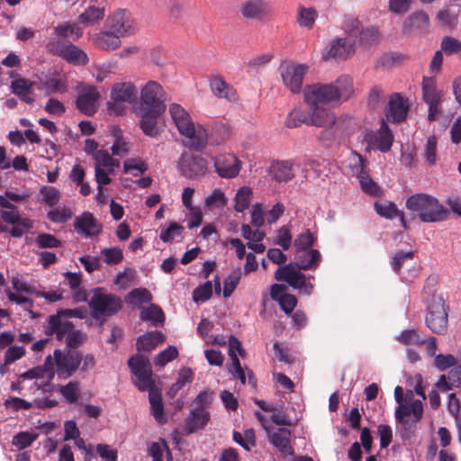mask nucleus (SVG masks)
<instances>
[{"label": "nucleus", "instance_id": "nucleus-4", "mask_svg": "<svg viewBox=\"0 0 461 461\" xmlns=\"http://www.w3.org/2000/svg\"><path fill=\"white\" fill-rule=\"evenodd\" d=\"M95 293L88 303L91 316L95 320L102 317H111L116 314L122 307V300L113 294H102V290H94Z\"/></svg>", "mask_w": 461, "mask_h": 461}, {"label": "nucleus", "instance_id": "nucleus-23", "mask_svg": "<svg viewBox=\"0 0 461 461\" xmlns=\"http://www.w3.org/2000/svg\"><path fill=\"white\" fill-rule=\"evenodd\" d=\"M137 88L131 83H115L111 88V99L115 102H126L131 104L137 99Z\"/></svg>", "mask_w": 461, "mask_h": 461}, {"label": "nucleus", "instance_id": "nucleus-11", "mask_svg": "<svg viewBox=\"0 0 461 461\" xmlns=\"http://www.w3.org/2000/svg\"><path fill=\"white\" fill-rule=\"evenodd\" d=\"M162 91L163 88L158 83L149 81L141 89L139 110L166 111L167 106L158 96Z\"/></svg>", "mask_w": 461, "mask_h": 461}, {"label": "nucleus", "instance_id": "nucleus-25", "mask_svg": "<svg viewBox=\"0 0 461 461\" xmlns=\"http://www.w3.org/2000/svg\"><path fill=\"white\" fill-rule=\"evenodd\" d=\"M121 38L113 32L104 30L95 33L92 41L97 49L109 51L114 50L121 46Z\"/></svg>", "mask_w": 461, "mask_h": 461}, {"label": "nucleus", "instance_id": "nucleus-14", "mask_svg": "<svg viewBox=\"0 0 461 461\" xmlns=\"http://www.w3.org/2000/svg\"><path fill=\"white\" fill-rule=\"evenodd\" d=\"M165 112L146 109L139 110L140 115L139 125L146 136L155 138L163 131L162 127L158 126V119Z\"/></svg>", "mask_w": 461, "mask_h": 461}, {"label": "nucleus", "instance_id": "nucleus-47", "mask_svg": "<svg viewBox=\"0 0 461 461\" xmlns=\"http://www.w3.org/2000/svg\"><path fill=\"white\" fill-rule=\"evenodd\" d=\"M315 241V237L309 229L299 234L294 240V247L297 253L310 249Z\"/></svg>", "mask_w": 461, "mask_h": 461}, {"label": "nucleus", "instance_id": "nucleus-48", "mask_svg": "<svg viewBox=\"0 0 461 461\" xmlns=\"http://www.w3.org/2000/svg\"><path fill=\"white\" fill-rule=\"evenodd\" d=\"M178 350L175 346H167L164 350L156 355L154 364L156 366L163 367L167 363L178 357Z\"/></svg>", "mask_w": 461, "mask_h": 461}, {"label": "nucleus", "instance_id": "nucleus-42", "mask_svg": "<svg viewBox=\"0 0 461 461\" xmlns=\"http://www.w3.org/2000/svg\"><path fill=\"white\" fill-rule=\"evenodd\" d=\"M303 123L310 125L309 114L302 111L301 109H293L285 118V126L288 128H297Z\"/></svg>", "mask_w": 461, "mask_h": 461}, {"label": "nucleus", "instance_id": "nucleus-39", "mask_svg": "<svg viewBox=\"0 0 461 461\" xmlns=\"http://www.w3.org/2000/svg\"><path fill=\"white\" fill-rule=\"evenodd\" d=\"M429 23V15L423 11H417L409 16L408 20L404 23V31L409 32V28H415L417 30H426Z\"/></svg>", "mask_w": 461, "mask_h": 461}, {"label": "nucleus", "instance_id": "nucleus-34", "mask_svg": "<svg viewBox=\"0 0 461 461\" xmlns=\"http://www.w3.org/2000/svg\"><path fill=\"white\" fill-rule=\"evenodd\" d=\"M0 217L6 224L13 225L21 215L18 207L0 194Z\"/></svg>", "mask_w": 461, "mask_h": 461}, {"label": "nucleus", "instance_id": "nucleus-58", "mask_svg": "<svg viewBox=\"0 0 461 461\" xmlns=\"http://www.w3.org/2000/svg\"><path fill=\"white\" fill-rule=\"evenodd\" d=\"M38 438L37 433L23 431L17 433L13 438V444L20 449L30 447Z\"/></svg>", "mask_w": 461, "mask_h": 461}, {"label": "nucleus", "instance_id": "nucleus-3", "mask_svg": "<svg viewBox=\"0 0 461 461\" xmlns=\"http://www.w3.org/2000/svg\"><path fill=\"white\" fill-rule=\"evenodd\" d=\"M406 208L416 212L423 222H438L447 220L448 211L438 200L426 194H415L407 198Z\"/></svg>", "mask_w": 461, "mask_h": 461}, {"label": "nucleus", "instance_id": "nucleus-2", "mask_svg": "<svg viewBox=\"0 0 461 461\" xmlns=\"http://www.w3.org/2000/svg\"><path fill=\"white\" fill-rule=\"evenodd\" d=\"M353 93V80L339 77L331 84H314L306 87L304 100L308 105L325 106L339 100H347Z\"/></svg>", "mask_w": 461, "mask_h": 461}, {"label": "nucleus", "instance_id": "nucleus-60", "mask_svg": "<svg viewBox=\"0 0 461 461\" xmlns=\"http://www.w3.org/2000/svg\"><path fill=\"white\" fill-rule=\"evenodd\" d=\"M40 192L42 194V201L50 207L55 206L60 199L59 192L53 186H42Z\"/></svg>", "mask_w": 461, "mask_h": 461}, {"label": "nucleus", "instance_id": "nucleus-33", "mask_svg": "<svg viewBox=\"0 0 461 461\" xmlns=\"http://www.w3.org/2000/svg\"><path fill=\"white\" fill-rule=\"evenodd\" d=\"M140 319L143 321H150L153 326H162L165 322V314L162 309L154 303L149 307H142L140 311Z\"/></svg>", "mask_w": 461, "mask_h": 461}, {"label": "nucleus", "instance_id": "nucleus-8", "mask_svg": "<svg viewBox=\"0 0 461 461\" xmlns=\"http://www.w3.org/2000/svg\"><path fill=\"white\" fill-rule=\"evenodd\" d=\"M307 70L308 66L305 64L283 63L279 67L282 81L292 93L301 91Z\"/></svg>", "mask_w": 461, "mask_h": 461}, {"label": "nucleus", "instance_id": "nucleus-57", "mask_svg": "<svg viewBox=\"0 0 461 461\" xmlns=\"http://www.w3.org/2000/svg\"><path fill=\"white\" fill-rule=\"evenodd\" d=\"M398 340L404 345L417 346H421L426 342V339H422L415 330H403L398 337Z\"/></svg>", "mask_w": 461, "mask_h": 461}, {"label": "nucleus", "instance_id": "nucleus-52", "mask_svg": "<svg viewBox=\"0 0 461 461\" xmlns=\"http://www.w3.org/2000/svg\"><path fill=\"white\" fill-rule=\"evenodd\" d=\"M440 50L447 56L461 52V41L452 36H445L440 43Z\"/></svg>", "mask_w": 461, "mask_h": 461}, {"label": "nucleus", "instance_id": "nucleus-61", "mask_svg": "<svg viewBox=\"0 0 461 461\" xmlns=\"http://www.w3.org/2000/svg\"><path fill=\"white\" fill-rule=\"evenodd\" d=\"M424 158L429 165H434L437 161V138L434 135L427 139Z\"/></svg>", "mask_w": 461, "mask_h": 461}, {"label": "nucleus", "instance_id": "nucleus-35", "mask_svg": "<svg viewBox=\"0 0 461 461\" xmlns=\"http://www.w3.org/2000/svg\"><path fill=\"white\" fill-rule=\"evenodd\" d=\"M253 199V190L250 186L243 185L240 186L234 197V209L236 212H243L249 208L251 201Z\"/></svg>", "mask_w": 461, "mask_h": 461}, {"label": "nucleus", "instance_id": "nucleus-44", "mask_svg": "<svg viewBox=\"0 0 461 461\" xmlns=\"http://www.w3.org/2000/svg\"><path fill=\"white\" fill-rule=\"evenodd\" d=\"M59 391L68 403H74L79 398V383L77 381H70L66 385H60Z\"/></svg>", "mask_w": 461, "mask_h": 461}, {"label": "nucleus", "instance_id": "nucleus-63", "mask_svg": "<svg viewBox=\"0 0 461 461\" xmlns=\"http://www.w3.org/2000/svg\"><path fill=\"white\" fill-rule=\"evenodd\" d=\"M317 18V13L312 8H301L298 23L303 27L312 28Z\"/></svg>", "mask_w": 461, "mask_h": 461}, {"label": "nucleus", "instance_id": "nucleus-50", "mask_svg": "<svg viewBox=\"0 0 461 461\" xmlns=\"http://www.w3.org/2000/svg\"><path fill=\"white\" fill-rule=\"evenodd\" d=\"M101 255L104 262L110 266L117 265L123 259L122 250L119 247L103 249Z\"/></svg>", "mask_w": 461, "mask_h": 461}, {"label": "nucleus", "instance_id": "nucleus-28", "mask_svg": "<svg viewBox=\"0 0 461 461\" xmlns=\"http://www.w3.org/2000/svg\"><path fill=\"white\" fill-rule=\"evenodd\" d=\"M165 336L159 330L146 332L137 339L136 348L138 351L150 352L158 344L164 341Z\"/></svg>", "mask_w": 461, "mask_h": 461}, {"label": "nucleus", "instance_id": "nucleus-56", "mask_svg": "<svg viewBox=\"0 0 461 461\" xmlns=\"http://www.w3.org/2000/svg\"><path fill=\"white\" fill-rule=\"evenodd\" d=\"M232 439L243 447L246 450H249L252 446H255L256 437L252 429H247L244 435L240 432L232 433Z\"/></svg>", "mask_w": 461, "mask_h": 461}, {"label": "nucleus", "instance_id": "nucleus-41", "mask_svg": "<svg viewBox=\"0 0 461 461\" xmlns=\"http://www.w3.org/2000/svg\"><path fill=\"white\" fill-rule=\"evenodd\" d=\"M224 120H218L213 122L211 129V136L214 138L213 141L216 144H220L226 140H228L230 136V128L229 126L228 122H223Z\"/></svg>", "mask_w": 461, "mask_h": 461}, {"label": "nucleus", "instance_id": "nucleus-7", "mask_svg": "<svg viewBox=\"0 0 461 461\" xmlns=\"http://www.w3.org/2000/svg\"><path fill=\"white\" fill-rule=\"evenodd\" d=\"M53 357L58 376L60 379H68L80 367L83 354L77 350H68L67 353H63L60 349H55Z\"/></svg>", "mask_w": 461, "mask_h": 461}, {"label": "nucleus", "instance_id": "nucleus-43", "mask_svg": "<svg viewBox=\"0 0 461 461\" xmlns=\"http://www.w3.org/2000/svg\"><path fill=\"white\" fill-rule=\"evenodd\" d=\"M151 300L152 295L149 290H131L125 297V302L133 307L149 303Z\"/></svg>", "mask_w": 461, "mask_h": 461}, {"label": "nucleus", "instance_id": "nucleus-29", "mask_svg": "<svg viewBox=\"0 0 461 461\" xmlns=\"http://www.w3.org/2000/svg\"><path fill=\"white\" fill-rule=\"evenodd\" d=\"M375 210L380 216L386 219H393L398 217L402 225L406 228V221L402 212L399 211L396 204L393 202H375Z\"/></svg>", "mask_w": 461, "mask_h": 461}, {"label": "nucleus", "instance_id": "nucleus-55", "mask_svg": "<svg viewBox=\"0 0 461 461\" xmlns=\"http://www.w3.org/2000/svg\"><path fill=\"white\" fill-rule=\"evenodd\" d=\"M379 38V32L375 27H368L362 29L361 33L357 40H354L355 46L360 44H373L376 42Z\"/></svg>", "mask_w": 461, "mask_h": 461}, {"label": "nucleus", "instance_id": "nucleus-53", "mask_svg": "<svg viewBox=\"0 0 461 461\" xmlns=\"http://www.w3.org/2000/svg\"><path fill=\"white\" fill-rule=\"evenodd\" d=\"M183 230L184 227L180 223L171 221L167 228L161 230L159 238L165 243H171L176 236L182 234Z\"/></svg>", "mask_w": 461, "mask_h": 461}, {"label": "nucleus", "instance_id": "nucleus-40", "mask_svg": "<svg viewBox=\"0 0 461 461\" xmlns=\"http://www.w3.org/2000/svg\"><path fill=\"white\" fill-rule=\"evenodd\" d=\"M194 373L190 367H183L178 373L176 381L170 386L167 391V395L174 398L177 392L181 390L185 384L193 381Z\"/></svg>", "mask_w": 461, "mask_h": 461}, {"label": "nucleus", "instance_id": "nucleus-49", "mask_svg": "<svg viewBox=\"0 0 461 461\" xmlns=\"http://www.w3.org/2000/svg\"><path fill=\"white\" fill-rule=\"evenodd\" d=\"M458 12L454 7L446 6L438 12L437 18L441 24L453 27L457 22Z\"/></svg>", "mask_w": 461, "mask_h": 461}, {"label": "nucleus", "instance_id": "nucleus-27", "mask_svg": "<svg viewBox=\"0 0 461 461\" xmlns=\"http://www.w3.org/2000/svg\"><path fill=\"white\" fill-rule=\"evenodd\" d=\"M291 431L281 428L276 432L269 435L270 442L284 455L294 456V451L290 443Z\"/></svg>", "mask_w": 461, "mask_h": 461}, {"label": "nucleus", "instance_id": "nucleus-30", "mask_svg": "<svg viewBox=\"0 0 461 461\" xmlns=\"http://www.w3.org/2000/svg\"><path fill=\"white\" fill-rule=\"evenodd\" d=\"M297 258V267L299 269L316 268L321 262V253L317 249H310L302 250Z\"/></svg>", "mask_w": 461, "mask_h": 461}, {"label": "nucleus", "instance_id": "nucleus-10", "mask_svg": "<svg viewBox=\"0 0 461 461\" xmlns=\"http://www.w3.org/2000/svg\"><path fill=\"white\" fill-rule=\"evenodd\" d=\"M364 140L372 149H376L383 153L388 152L393 142V135L387 123L382 120L381 126L377 131L366 130L364 134Z\"/></svg>", "mask_w": 461, "mask_h": 461}, {"label": "nucleus", "instance_id": "nucleus-17", "mask_svg": "<svg viewBox=\"0 0 461 461\" xmlns=\"http://www.w3.org/2000/svg\"><path fill=\"white\" fill-rule=\"evenodd\" d=\"M56 54L66 60L68 63L75 66H86L89 62V58L85 50L70 41L59 46Z\"/></svg>", "mask_w": 461, "mask_h": 461}, {"label": "nucleus", "instance_id": "nucleus-13", "mask_svg": "<svg viewBox=\"0 0 461 461\" xmlns=\"http://www.w3.org/2000/svg\"><path fill=\"white\" fill-rule=\"evenodd\" d=\"M169 113L181 135L192 137L194 134V123L190 114L180 104H171Z\"/></svg>", "mask_w": 461, "mask_h": 461}, {"label": "nucleus", "instance_id": "nucleus-1", "mask_svg": "<svg viewBox=\"0 0 461 461\" xmlns=\"http://www.w3.org/2000/svg\"><path fill=\"white\" fill-rule=\"evenodd\" d=\"M127 364L132 375L136 376L134 384L138 390L149 392L150 414L159 424H165L167 418L164 415L161 390L155 385L149 359L144 355L135 354L128 359Z\"/></svg>", "mask_w": 461, "mask_h": 461}, {"label": "nucleus", "instance_id": "nucleus-24", "mask_svg": "<svg viewBox=\"0 0 461 461\" xmlns=\"http://www.w3.org/2000/svg\"><path fill=\"white\" fill-rule=\"evenodd\" d=\"M270 176L277 182H288L294 177L293 160L274 161L269 167Z\"/></svg>", "mask_w": 461, "mask_h": 461}, {"label": "nucleus", "instance_id": "nucleus-51", "mask_svg": "<svg viewBox=\"0 0 461 461\" xmlns=\"http://www.w3.org/2000/svg\"><path fill=\"white\" fill-rule=\"evenodd\" d=\"M33 82L24 77H19L11 82L10 89L17 96L31 94L32 92Z\"/></svg>", "mask_w": 461, "mask_h": 461}, {"label": "nucleus", "instance_id": "nucleus-59", "mask_svg": "<svg viewBox=\"0 0 461 461\" xmlns=\"http://www.w3.org/2000/svg\"><path fill=\"white\" fill-rule=\"evenodd\" d=\"M36 244L40 249H53L60 247L62 242L52 234L39 233Z\"/></svg>", "mask_w": 461, "mask_h": 461}, {"label": "nucleus", "instance_id": "nucleus-62", "mask_svg": "<svg viewBox=\"0 0 461 461\" xmlns=\"http://www.w3.org/2000/svg\"><path fill=\"white\" fill-rule=\"evenodd\" d=\"M227 203L228 198L225 196L224 192L219 188L214 189L205 200L207 206H214L217 208H222L227 205Z\"/></svg>", "mask_w": 461, "mask_h": 461}, {"label": "nucleus", "instance_id": "nucleus-32", "mask_svg": "<svg viewBox=\"0 0 461 461\" xmlns=\"http://www.w3.org/2000/svg\"><path fill=\"white\" fill-rule=\"evenodd\" d=\"M287 290H270V296L276 301L285 313H291L297 304L294 295L287 294Z\"/></svg>", "mask_w": 461, "mask_h": 461}, {"label": "nucleus", "instance_id": "nucleus-36", "mask_svg": "<svg viewBox=\"0 0 461 461\" xmlns=\"http://www.w3.org/2000/svg\"><path fill=\"white\" fill-rule=\"evenodd\" d=\"M187 138L190 139L189 144L187 145L190 152H192V151L201 152L208 145L209 132H208L207 129H205L202 125H199L198 131H196L194 130V134L192 137H187Z\"/></svg>", "mask_w": 461, "mask_h": 461}, {"label": "nucleus", "instance_id": "nucleus-20", "mask_svg": "<svg viewBox=\"0 0 461 461\" xmlns=\"http://www.w3.org/2000/svg\"><path fill=\"white\" fill-rule=\"evenodd\" d=\"M408 110L407 99H404L400 94L394 93L389 99L385 114L389 121L402 122L405 120Z\"/></svg>", "mask_w": 461, "mask_h": 461}, {"label": "nucleus", "instance_id": "nucleus-37", "mask_svg": "<svg viewBox=\"0 0 461 461\" xmlns=\"http://www.w3.org/2000/svg\"><path fill=\"white\" fill-rule=\"evenodd\" d=\"M346 167L352 176L358 177L366 172V160L357 152L352 151L346 160Z\"/></svg>", "mask_w": 461, "mask_h": 461}, {"label": "nucleus", "instance_id": "nucleus-6", "mask_svg": "<svg viewBox=\"0 0 461 461\" xmlns=\"http://www.w3.org/2000/svg\"><path fill=\"white\" fill-rule=\"evenodd\" d=\"M426 324L434 333L445 334L447 330V313L445 302L441 296H432L428 304Z\"/></svg>", "mask_w": 461, "mask_h": 461}, {"label": "nucleus", "instance_id": "nucleus-15", "mask_svg": "<svg viewBox=\"0 0 461 461\" xmlns=\"http://www.w3.org/2000/svg\"><path fill=\"white\" fill-rule=\"evenodd\" d=\"M297 265L292 263L279 267L275 277L278 281H284L293 288H308L305 284V276L301 273Z\"/></svg>", "mask_w": 461, "mask_h": 461}, {"label": "nucleus", "instance_id": "nucleus-5", "mask_svg": "<svg viewBox=\"0 0 461 461\" xmlns=\"http://www.w3.org/2000/svg\"><path fill=\"white\" fill-rule=\"evenodd\" d=\"M176 167L182 176L187 179H197L206 175L208 161L201 155L184 151L177 160Z\"/></svg>", "mask_w": 461, "mask_h": 461}, {"label": "nucleus", "instance_id": "nucleus-21", "mask_svg": "<svg viewBox=\"0 0 461 461\" xmlns=\"http://www.w3.org/2000/svg\"><path fill=\"white\" fill-rule=\"evenodd\" d=\"M309 107L311 110V115H309L310 125L327 128L335 124L336 117L331 111L319 105H309Z\"/></svg>", "mask_w": 461, "mask_h": 461}, {"label": "nucleus", "instance_id": "nucleus-12", "mask_svg": "<svg viewBox=\"0 0 461 461\" xmlns=\"http://www.w3.org/2000/svg\"><path fill=\"white\" fill-rule=\"evenodd\" d=\"M129 13L125 9H118L113 15L109 16L104 23L107 31L124 37L133 33V28L129 23Z\"/></svg>", "mask_w": 461, "mask_h": 461}, {"label": "nucleus", "instance_id": "nucleus-18", "mask_svg": "<svg viewBox=\"0 0 461 461\" xmlns=\"http://www.w3.org/2000/svg\"><path fill=\"white\" fill-rule=\"evenodd\" d=\"M271 11V6L267 0H249L240 6L241 14L248 19H266L270 16Z\"/></svg>", "mask_w": 461, "mask_h": 461}, {"label": "nucleus", "instance_id": "nucleus-26", "mask_svg": "<svg viewBox=\"0 0 461 461\" xmlns=\"http://www.w3.org/2000/svg\"><path fill=\"white\" fill-rule=\"evenodd\" d=\"M232 378L240 380L242 384H248L252 388H257V378L251 369L242 366L236 353H232Z\"/></svg>", "mask_w": 461, "mask_h": 461}, {"label": "nucleus", "instance_id": "nucleus-9", "mask_svg": "<svg viewBox=\"0 0 461 461\" xmlns=\"http://www.w3.org/2000/svg\"><path fill=\"white\" fill-rule=\"evenodd\" d=\"M101 95L97 88L92 85H83L82 92L76 99V108L86 116H94L99 109Z\"/></svg>", "mask_w": 461, "mask_h": 461}, {"label": "nucleus", "instance_id": "nucleus-19", "mask_svg": "<svg viewBox=\"0 0 461 461\" xmlns=\"http://www.w3.org/2000/svg\"><path fill=\"white\" fill-rule=\"evenodd\" d=\"M75 230L85 237L97 236L102 233L103 226L90 212H84L74 221Z\"/></svg>", "mask_w": 461, "mask_h": 461}, {"label": "nucleus", "instance_id": "nucleus-46", "mask_svg": "<svg viewBox=\"0 0 461 461\" xmlns=\"http://www.w3.org/2000/svg\"><path fill=\"white\" fill-rule=\"evenodd\" d=\"M343 29L345 32L348 34L346 39H349L352 41L354 40L358 39L363 29V26L358 19L348 17L344 21Z\"/></svg>", "mask_w": 461, "mask_h": 461}, {"label": "nucleus", "instance_id": "nucleus-31", "mask_svg": "<svg viewBox=\"0 0 461 461\" xmlns=\"http://www.w3.org/2000/svg\"><path fill=\"white\" fill-rule=\"evenodd\" d=\"M104 6L90 5L78 15L77 22L85 26L93 25L104 18Z\"/></svg>", "mask_w": 461, "mask_h": 461}, {"label": "nucleus", "instance_id": "nucleus-54", "mask_svg": "<svg viewBox=\"0 0 461 461\" xmlns=\"http://www.w3.org/2000/svg\"><path fill=\"white\" fill-rule=\"evenodd\" d=\"M135 278L136 270L131 267H126L116 275L114 283L119 285V288H126L128 285H135Z\"/></svg>", "mask_w": 461, "mask_h": 461}, {"label": "nucleus", "instance_id": "nucleus-64", "mask_svg": "<svg viewBox=\"0 0 461 461\" xmlns=\"http://www.w3.org/2000/svg\"><path fill=\"white\" fill-rule=\"evenodd\" d=\"M210 87L212 93L218 97L228 98L229 84L226 83L221 77H214L210 80Z\"/></svg>", "mask_w": 461, "mask_h": 461}, {"label": "nucleus", "instance_id": "nucleus-16", "mask_svg": "<svg viewBox=\"0 0 461 461\" xmlns=\"http://www.w3.org/2000/svg\"><path fill=\"white\" fill-rule=\"evenodd\" d=\"M355 43L349 39L337 38L330 41L329 50L323 53L322 58L325 60L330 59H345L355 52Z\"/></svg>", "mask_w": 461, "mask_h": 461}, {"label": "nucleus", "instance_id": "nucleus-45", "mask_svg": "<svg viewBox=\"0 0 461 461\" xmlns=\"http://www.w3.org/2000/svg\"><path fill=\"white\" fill-rule=\"evenodd\" d=\"M33 227V222L27 217L19 216V219L14 221L12 228H9L7 232L13 238H21L25 231L31 230Z\"/></svg>", "mask_w": 461, "mask_h": 461}, {"label": "nucleus", "instance_id": "nucleus-38", "mask_svg": "<svg viewBox=\"0 0 461 461\" xmlns=\"http://www.w3.org/2000/svg\"><path fill=\"white\" fill-rule=\"evenodd\" d=\"M422 95L424 102L441 101V92L437 89L436 80L434 77H423L422 81Z\"/></svg>", "mask_w": 461, "mask_h": 461}, {"label": "nucleus", "instance_id": "nucleus-22", "mask_svg": "<svg viewBox=\"0 0 461 461\" xmlns=\"http://www.w3.org/2000/svg\"><path fill=\"white\" fill-rule=\"evenodd\" d=\"M210 420V413L205 408H195L185 420V430L186 434H192L203 429Z\"/></svg>", "mask_w": 461, "mask_h": 461}]
</instances>
